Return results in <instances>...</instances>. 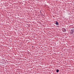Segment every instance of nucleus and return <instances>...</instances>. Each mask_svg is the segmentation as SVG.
I'll return each instance as SVG.
<instances>
[{
    "label": "nucleus",
    "mask_w": 74,
    "mask_h": 74,
    "mask_svg": "<svg viewBox=\"0 0 74 74\" xmlns=\"http://www.w3.org/2000/svg\"><path fill=\"white\" fill-rule=\"evenodd\" d=\"M56 25H59V23H58V22L57 21L56 22Z\"/></svg>",
    "instance_id": "obj_1"
},
{
    "label": "nucleus",
    "mask_w": 74,
    "mask_h": 74,
    "mask_svg": "<svg viewBox=\"0 0 74 74\" xmlns=\"http://www.w3.org/2000/svg\"><path fill=\"white\" fill-rule=\"evenodd\" d=\"M56 73H58V72H59V71L58 69V70L56 69Z\"/></svg>",
    "instance_id": "obj_2"
},
{
    "label": "nucleus",
    "mask_w": 74,
    "mask_h": 74,
    "mask_svg": "<svg viewBox=\"0 0 74 74\" xmlns=\"http://www.w3.org/2000/svg\"><path fill=\"white\" fill-rule=\"evenodd\" d=\"M73 33V32H70V34H72Z\"/></svg>",
    "instance_id": "obj_3"
},
{
    "label": "nucleus",
    "mask_w": 74,
    "mask_h": 74,
    "mask_svg": "<svg viewBox=\"0 0 74 74\" xmlns=\"http://www.w3.org/2000/svg\"><path fill=\"white\" fill-rule=\"evenodd\" d=\"M66 29H65L64 32H66Z\"/></svg>",
    "instance_id": "obj_4"
}]
</instances>
